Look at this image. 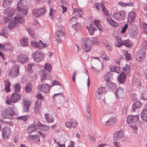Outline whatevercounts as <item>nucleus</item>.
Masks as SVG:
<instances>
[{"instance_id": "obj_1", "label": "nucleus", "mask_w": 147, "mask_h": 147, "mask_svg": "<svg viewBox=\"0 0 147 147\" xmlns=\"http://www.w3.org/2000/svg\"><path fill=\"white\" fill-rule=\"evenodd\" d=\"M26 0H20L16 8L18 12L20 13L22 15H26L28 12V8L25 5Z\"/></svg>"}, {"instance_id": "obj_2", "label": "nucleus", "mask_w": 147, "mask_h": 147, "mask_svg": "<svg viewBox=\"0 0 147 147\" xmlns=\"http://www.w3.org/2000/svg\"><path fill=\"white\" fill-rule=\"evenodd\" d=\"M82 48L86 52L90 51L92 46V41L88 38L84 39L82 43Z\"/></svg>"}, {"instance_id": "obj_3", "label": "nucleus", "mask_w": 147, "mask_h": 147, "mask_svg": "<svg viewBox=\"0 0 147 147\" xmlns=\"http://www.w3.org/2000/svg\"><path fill=\"white\" fill-rule=\"evenodd\" d=\"M35 62H39L42 61L44 58V55L41 51L38 50L34 52L32 55Z\"/></svg>"}, {"instance_id": "obj_4", "label": "nucleus", "mask_w": 147, "mask_h": 147, "mask_svg": "<svg viewBox=\"0 0 147 147\" xmlns=\"http://www.w3.org/2000/svg\"><path fill=\"white\" fill-rule=\"evenodd\" d=\"M39 74L40 76L41 82L42 83L46 82L47 80H51V76L46 72L45 69L40 71Z\"/></svg>"}, {"instance_id": "obj_5", "label": "nucleus", "mask_w": 147, "mask_h": 147, "mask_svg": "<svg viewBox=\"0 0 147 147\" xmlns=\"http://www.w3.org/2000/svg\"><path fill=\"white\" fill-rule=\"evenodd\" d=\"M14 114L13 108L9 107L7 109L4 110L2 112L1 117L3 119L9 118V116H12Z\"/></svg>"}, {"instance_id": "obj_6", "label": "nucleus", "mask_w": 147, "mask_h": 147, "mask_svg": "<svg viewBox=\"0 0 147 147\" xmlns=\"http://www.w3.org/2000/svg\"><path fill=\"white\" fill-rule=\"evenodd\" d=\"M20 66L17 64L14 65L12 68L10 70L9 74L13 77H16L19 73Z\"/></svg>"}, {"instance_id": "obj_7", "label": "nucleus", "mask_w": 147, "mask_h": 147, "mask_svg": "<svg viewBox=\"0 0 147 147\" xmlns=\"http://www.w3.org/2000/svg\"><path fill=\"white\" fill-rule=\"evenodd\" d=\"M64 35L63 31L60 30H58L55 33V38L56 41L58 43L62 42V38Z\"/></svg>"}, {"instance_id": "obj_8", "label": "nucleus", "mask_w": 147, "mask_h": 147, "mask_svg": "<svg viewBox=\"0 0 147 147\" xmlns=\"http://www.w3.org/2000/svg\"><path fill=\"white\" fill-rule=\"evenodd\" d=\"M50 88L51 87L50 85L44 83L42 84H39L38 87L39 91H42L45 93L49 92Z\"/></svg>"}, {"instance_id": "obj_9", "label": "nucleus", "mask_w": 147, "mask_h": 147, "mask_svg": "<svg viewBox=\"0 0 147 147\" xmlns=\"http://www.w3.org/2000/svg\"><path fill=\"white\" fill-rule=\"evenodd\" d=\"M115 34L117 36L115 35L114 36L115 38V44L116 47L119 48L123 45V41L119 38L120 34L117 32H116Z\"/></svg>"}, {"instance_id": "obj_10", "label": "nucleus", "mask_w": 147, "mask_h": 147, "mask_svg": "<svg viewBox=\"0 0 147 147\" xmlns=\"http://www.w3.org/2000/svg\"><path fill=\"white\" fill-rule=\"evenodd\" d=\"M78 125V122L74 119H71L69 121H67L65 123V125L67 128H76Z\"/></svg>"}, {"instance_id": "obj_11", "label": "nucleus", "mask_w": 147, "mask_h": 147, "mask_svg": "<svg viewBox=\"0 0 147 147\" xmlns=\"http://www.w3.org/2000/svg\"><path fill=\"white\" fill-rule=\"evenodd\" d=\"M29 58L24 54H21L18 55L17 57V60L20 63L24 64L28 62Z\"/></svg>"}, {"instance_id": "obj_12", "label": "nucleus", "mask_w": 147, "mask_h": 147, "mask_svg": "<svg viewBox=\"0 0 147 147\" xmlns=\"http://www.w3.org/2000/svg\"><path fill=\"white\" fill-rule=\"evenodd\" d=\"M22 103L23 107V111L24 112L28 111L31 104V101L28 99H24Z\"/></svg>"}, {"instance_id": "obj_13", "label": "nucleus", "mask_w": 147, "mask_h": 147, "mask_svg": "<svg viewBox=\"0 0 147 147\" xmlns=\"http://www.w3.org/2000/svg\"><path fill=\"white\" fill-rule=\"evenodd\" d=\"M105 89L104 87L99 88L96 92L95 98L96 99H99L101 98L103 94L105 92Z\"/></svg>"}, {"instance_id": "obj_14", "label": "nucleus", "mask_w": 147, "mask_h": 147, "mask_svg": "<svg viewBox=\"0 0 147 147\" xmlns=\"http://www.w3.org/2000/svg\"><path fill=\"white\" fill-rule=\"evenodd\" d=\"M124 12H116L113 14V17L116 20L121 21L124 20Z\"/></svg>"}, {"instance_id": "obj_15", "label": "nucleus", "mask_w": 147, "mask_h": 147, "mask_svg": "<svg viewBox=\"0 0 147 147\" xmlns=\"http://www.w3.org/2000/svg\"><path fill=\"white\" fill-rule=\"evenodd\" d=\"M139 119V116L138 115H129L127 118V122L128 123H135Z\"/></svg>"}, {"instance_id": "obj_16", "label": "nucleus", "mask_w": 147, "mask_h": 147, "mask_svg": "<svg viewBox=\"0 0 147 147\" xmlns=\"http://www.w3.org/2000/svg\"><path fill=\"white\" fill-rule=\"evenodd\" d=\"M145 55V52L143 50H139L136 53V59L138 61H141L144 58Z\"/></svg>"}, {"instance_id": "obj_17", "label": "nucleus", "mask_w": 147, "mask_h": 147, "mask_svg": "<svg viewBox=\"0 0 147 147\" xmlns=\"http://www.w3.org/2000/svg\"><path fill=\"white\" fill-rule=\"evenodd\" d=\"M38 128V124L34 123L27 128V132L28 134H31L33 131H36Z\"/></svg>"}, {"instance_id": "obj_18", "label": "nucleus", "mask_w": 147, "mask_h": 147, "mask_svg": "<svg viewBox=\"0 0 147 147\" xmlns=\"http://www.w3.org/2000/svg\"><path fill=\"white\" fill-rule=\"evenodd\" d=\"M117 80L119 83H123L126 81V76L125 73L122 72L117 78Z\"/></svg>"}, {"instance_id": "obj_19", "label": "nucleus", "mask_w": 147, "mask_h": 147, "mask_svg": "<svg viewBox=\"0 0 147 147\" xmlns=\"http://www.w3.org/2000/svg\"><path fill=\"white\" fill-rule=\"evenodd\" d=\"M3 137L4 139H7L10 135L11 131L9 128L5 127L3 129Z\"/></svg>"}, {"instance_id": "obj_20", "label": "nucleus", "mask_w": 147, "mask_h": 147, "mask_svg": "<svg viewBox=\"0 0 147 147\" xmlns=\"http://www.w3.org/2000/svg\"><path fill=\"white\" fill-rule=\"evenodd\" d=\"M117 118L115 116H111L107 121L105 122L107 126L113 125L116 121Z\"/></svg>"}, {"instance_id": "obj_21", "label": "nucleus", "mask_w": 147, "mask_h": 147, "mask_svg": "<svg viewBox=\"0 0 147 147\" xmlns=\"http://www.w3.org/2000/svg\"><path fill=\"white\" fill-rule=\"evenodd\" d=\"M21 95L18 94H13L10 98L11 101L12 102H16L18 100L20 99L21 98Z\"/></svg>"}, {"instance_id": "obj_22", "label": "nucleus", "mask_w": 147, "mask_h": 147, "mask_svg": "<svg viewBox=\"0 0 147 147\" xmlns=\"http://www.w3.org/2000/svg\"><path fill=\"white\" fill-rule=\"evenodd\" d=\"M135 13L134 12L132 11L129 13L128 15V22L131 23L135 19Z\"/></svg>"}, {"instance_id": "obj_23", "label": "nucleus", "mask_w": 147, "mask_h": 147, "mask_svg": "<svg viewBox=\"0 0 147 147\" xmlns=\"http://www.w3.org/2000/svg\"><path fill=\"white\" fill-rule=\"evenodd\" d=\"M141 117L143 121L147 122V108H144L142 110Z\"/></svg>"}, {"instance_id": "obj_24", "label": "nucleus", "mask_w": 147, "mask_h": 147, "mask_svg": "<svg viewBox=\"0 0 147 147\" xmlns=\"http://www.w3.org/2000/svg\"><path fill=\"white\" fill-rule=\"evenodd\" d=\"M90 26H86V28L88 30L89 34L92 35L93 34L94 32L97 30L96 28L93 26V24H90Z\"/></svg>"}, {"instance_id": "obj_25", "label": "nucleus", "mask_w": 147, "mask_h": 147, "mask_svg": "<svg viewBox=\"0 0 147 147\" xmlns=\"http://www.w3.org/2000/svg\"><path fill=\"white\" fill-rule=\"evenodd\" d=\"M28 138L32 140L33 142L36 143H38L40 141L39 136L38 135H30Z\"/></svg>"}, {"instance_id": "obj_26", "label": "nucleus", "mask_w": 147, "mask_h": 147, "mask_svg": "<svg viewBox=\"0 0 147 147\" xmlns=\"http://www.w3.org/2000/svg\"><path fill=\"white\" fill-rule=\"evenodd\" d=\"M77 20L78 19L76 17H73L71 19L70 22L73 24L72 25V28L74 29L77 28V25L79 26V24L77 22Z\"/></svg>"}, {"instance_id": "obj_27", "label": "nucleus", "mask_w": 147, "mask_h": 147, "mask_svg": "<svg viewBox=\"0 0 147 147\" xmlns=\"http://www.w3.org/2000/svg\"><path fill=\"white\" fill-rule=\"evenodd\" d=\"M115 94L117 98L122 96L123 94V91L122 88L119 87L115 92Z\"/></svg>"}, {"instance_id": "obj_28", "label": "nucleus", "mask_w": 147, "mask_h": 147, "mask_svg": "<svg viewBox=\"0 0 147 147\" xmlns=\"http://www.w3.org/2000/svg\"><path fill=\"white\" fill-rule=\"evenodd\" d=\"M15 22L17 23V24L19 23H22L24 21V20L22 16L18 14H16L15 17Z\"/></svg>"}, {"instance_id": "obj_29", "label": "nucleus", "mask_w": 147, "mask_h": 147, "mask_svg": "<svg viewBox=\"0 0 147 147\" xmlns=\"http://www.w3.org/2000/svg\"><path fill=\"white\" fill-rule=\"evenodd\" d=\"M124 133L122 131H119L117 132L114 135V138L115 140L119 139L123 137Z\"/></svg>"}, {"instance_id": "obj_30", "label": "nucleus", "mask_w": 147, "mask_h": 147, "mask_svg": "<svg viewBox=\"0 0 147 147\" xmlns=\"http://www.w3.org/2000/svg\"><path fill=\"white\" fill-rule=\"evenodd\" d=\"M14 9L10 8L5 9V13L7 16L12 17V16L14 15Z\"/></svg>"}, {"instance_id": "obj_31", "label": "nucleus", "mask_w": 147, "mask_h": 147, "mask_svg": "<svg viewBox=\"0 0 147 147\" xmlns=\"http://www.w3.org/2000/svg\"><path fill=\"white\" fill-rule=\"evenodd\" d=\"M38 128L43 131H46L49 129V126L42 124L40 122L37 123Z\"/></svg>"}, {"instance_id": "obj_32", "label": "nucleus", "mask_w": 147, "mask_h": 147, "mask_svg": "<svg viewBox=\"0 0 147 147\" xmlns=\"http://www.w3.org/2000/svg\"><path fill=\"white\" fill-rule=\"evenodd\" d=\"M107 20L108 23L113 27H117L118 26V24L112 19L107 17Z\"/></svg>"}, {"instance_id": "obj_33", "label": "nucleus", "mask_w": 147, "mask_h": 147, "mask_svg": "<svg viewBox=\"0 0 147 147\" xmlns=\"http://www.w3.org/2000/svg\"><path fill=\"white\" fill-rule=\"evenodd\" d=\"M141 106V103L140 101L136 102L132 105V111H134L136 109L140 108Z\"/></svg>"}, {"instance_id": "obj_34", "label": "nucleus", "mask_w": 147, "mask_h": 147, "mask_svg": "<svg viewBox=\"0 0 147 147\" xmlns=\"http://www.w3.org/2000/svg\"><path fill=\"white\" fill-rule=\"evenodd\" d=\"M134 133H136L138 129V125L137 123H134L131 124L129 125Z\"/></svg>"}, {"instance_id": "obj_35", "label": "nucleus", "mask_w": 147, "mask_h": 147, "mask_svg": "<svg viewBox=\"0 0 147 147\" xmlns=\"http://www.w3.org/2000/svg\"><path fill=\"white\" fill-rule=\"evenodd\" d=\"M112 75L111 72H107L105 75L104 79L107 82H109L110 81V78H112Z\"/></svg>"}, {"instance_id": "obj_36", "label": "nucleus", "mask_w": 147, "mask_h": 147, "mask_svg": "<svg viewBox=\"0 0 147 147\" xmlns=\"http://www.w3.org/2000/svg\"><path fill=\"white\" fill-rule=\"evenodd\" d=\"M93 23L99 31H102L103 28L102 27L99 21L97 20H94Z\"/></svg>"}, {"instance_id": "obj_37", "label": "nucleus", "mask_w": 147, "mask_h": 147, "mask_svg": "<svg viewBox=\"0 0 147 147\" xmlns=\"http://www.w3.org/2000/svg\"><path fill=\"white\" fill-rule=\"evenodd\" d=\"M45 116L47 121L48 122H53L54 121L53 117L51 116L48 114H45Z\"/></svg>"}, {"instance_id": "obj_38", "label": "nucleus", "mask_w": 147, "mask_h": 147, "mask_svg": "<svg viewBox=\"0 0 147 147\" xmlns=\"http://www.w3.org/2000/svg\"><path fill=\"white\" fill-rule=\"evenodd\" d=\"M82 10L81 9L75 8L74 9L73 13L75 15L81 17L82 16L80 13H82Z\"/></svg>"}, {"instance_id": "obj_39", "label": "nucleus", "mask_w": 147, "mask_h": 147, "mask_svg": "<svg viewBox=\"0 0 147 147\" xmlns=\"http://www.w3.org/2000/svg\"><path fill=\"white\" fill-rule=\"evenodd\" d=\"M119 5L123 7H125L127 6H133L134 5V3L132 2L126 3L120 2L119 3Z\"/></svg>"}, {"instance_id": "obj_40", "label": "nucleus", "mask_w": 147, "mask_h": 147, "mask_svg": "<svg viewBox=\"0 0 147 147\" xmlns=\"http://www.w3.org/2000/svg\"><path fill=\"white\" fill-rule=\"evenodd\" d=\"M111 71L115 72L117 73H119L121 71L120 68L118 66H115L113 67L110 69Z\"/></svg>"}, {"instance_id": "obj_41", "label": "nucleus", "mask_w": 147, "mask_h": 147, "mask_svg": "<svg viewBox=\"0 0 147 147\" xmlns=\"http://www.w3.org/2000/svg\"><path fill=\"white\" fill-rule=\"evenodd\" d=\"M39 9H34L33 10L32 14L33 16L36 18H37L40 16Z\"/></svg>"}, {"instance_id": "obj_42", "label": "nucleus", "mask_w": 147, "mask_h": 147, "mask_svg": "<svg viewBox=\"0 0 147 147\" xmlns=\"http://www.w3.org/2000/svg\"><path fill=\"white\" fill-rule=\"evenodd\" d=\"M18 24L15 22V21H11L9 24L8 27L10 29H11L15 26H18Z\"/></svg>"}, {"instance_id": "obj_43", "label": "nucleus", "mask_w": 147, "mask_h": 147, "mask_svg": "<svg viewBox=\"0 0 147 147\" xmlns=\"http://www.w3.org/2000/svg\"><path fill=\"white\" fill-rule=\"evenodd\" d=\"M31 86L32 84L30 82L27 83L25 88L26 92L29 93L32 90Z\"/></svg>"}, {"instance_id": "obj_44", "label": "nucleus", "mask_w": 147, "mask_h": 147, "mask_svg": "<svg viewBox=\"0 0 147 147\" xmlns=\"http://www.w3.org/2000/svg\"><path fill=\"white\" fill-rule=\"evenodd\" d=\"M100 55L102 59L105 61H107L109 59V58L107 55L103 51H101L100 53Z\"/></svg>"}, {"instance_id": "obj_45", "label": "nucleus", "mask_w": 147, "mask_h": 147, "mask_svg": "<svg viewBox=\"0 0 147 147\" xmlns=\"http://www.w3.org/2000/svg\"><path fill=\"white\" fill-rule=\"evenodd\" d=\"M20 43L23 46H27L28 45V42L26 38H23L20 40Z\"/></svg>"}, {"instance_id": "obj_46", "label": "nucleus", "mask_w": 147, "mask_h": 147, "mask_svg": "<svg viewBox=\"0 0 147 147\" xmlns=\"http://www.w3.org/2000/svg\"><path fill=\"white\" fill-rule=\"evenodd\" d=\"M13 87L14 92H18L20 91L21 86L19 84H17L14 86Z\"/></svg>"}, {"instance_id": "obj_47", "label": "nucleus", "mask_w": 147, "mask_h": 147, "mask_svg": "<svg viewBox=\"0 0 147 147\" xmlns=\"http://www.w3.org/2000/svg\"><path fill=\"white\" fill-rule=\"evenodd\" d=\"M12 0H5L3 3V6L4 8L8 7L11 3Z\"/></svg>"}, {"instance_id": "obj_48", "label": "nucleus", "mask_w": 147, "mask_h": 147, "mask_svg": "<svg viewBox=\"0 0 147 147\" xmlns=\"http://www.w3.org/2000/svg\"><path fill=\"white\" fill-rule=\"evenodd\" d=\"M60 98L62 99H64V96L63 94L61 93L55 94L53 96V98L55 99V98Z\"/></svg>"}, {"instance_id": "obj_49", "label": "nucleus", "mask_w": 147, "mask_h": 147, "mask_svg": "<svg viewBox=\"0 0 147 147\" xmlns=\"http://www.w3.org/2000/svg\"><path fill=\"white\" fill-rule=\"evenodd\" d=\"M10 83L9 82H5V91L7 92H8L10 91Z\"/></svg>"}, {"instance_id": "obj_50", "label": "nucleus", "mask_w": 147, "mask_h": 147, "mask_svg": "<svg viewBox=\"0 0 147 147\" xmlns=\"http://www.w3.org/2000/svg\"><path fill=\"white\" fill-rule=\"evenodd\" d=\"M103 43L108 50L111 51L112 50V46L106 40H104Z\"/></svg>"}, {"instance_id": "obj_51", "label": "nucleus", "mask_w": 147, "mask_h": 147, "mask_svg": "<svg viewBox=\"0 0 147 147\" xmlns=\"http://www.w3.org/2000/svg\"><path fill=\"white\" fill-rule=\"evenodd\" d=\"M123 45L127 47H129L131 46V44L129 40H127L123 41Z\"/></svg>"}, {"instance_id": "obj_52", "label": "nucleus", "mask_w": 147, "mask_h": 147, "mask_svg": "<svg viewBox=\"0 0 147 147\" xmlns=\"http://www.w3.org/2000/svg\"><path fill=\"white\" fill-rule=\"evenodd\" d=\"M27 30L29 34L32 36V37L33 38H34L35 37L33 30L31 28H27Z\"/></svg>"}, {"instance_id": "obj_53", "label": "nucleus", "mask_w": 147, "mask_h": 147, "mask_svg": "<svg viewBox=\"0 0 147 147\" xmlns=\"http://www.w3.org/2000/svg\"><path fill=\"white\" fill-rule=\"evenodd\" d=\"M44 68L49 72H50L52 69V66L49 63H46L44 65Z\"/></svg>"}, {"instance_id": "obj_54", "label": "nucleus", "mask_w": 147, "mask_h": 147, "mask_svg": "<svg viewBox=\"0 0 147 147\" xmlns=\"http://www.w3.org/2000/svg\"><path fill=\"white\" fill-rule=\"evenodd\" d=\"M3 49H5V50H11L12 49V47L10 45V43L8 44L4 45Z\"/></svg>"}, {"instance_id": "obj_55", "label": "nucleus", "mask_w": 147, "mask_h": 147, "mask_svg": "<svg viewBox=\"0 0 147 147\" xmlns=\"http://www.w3.org/2000/svg\"><path fill=\"white\" fill-rule=\"evenodd\" d=\"M39 14L40 16H42V15L45 14L46 12V9L45 8L41 7L40 9H39Z\"/></svg>"}, {"instance_id": "obj_56", "label": "nucleus", "mask_w": 147, "mask_h": 147, "mask_svg": "<svg viewBox=\"0 0 147 147\" xmlns=\"http://www.w3.org/2000/svg\"><path fill=\"white\" fill-rule=\"evenodd\" d=\"M46 46V44L43 43L41 40H40L38 42V48H40L41 47H45Z\"/></svg>"}, {"instance_id": "obj_57", "label": "nucleus", "mask_w": 147, "mask_h": 147, "mask_svg": "<svg viewBox=\"0 0 147 147\" xmlns=\"http://www.w3.org/2000/svg\"><path fill=\"white\" fill-rule=\"evenodd\" d=\"M42 106L41 101L40 100H37L35 103V107L40 108Z\"/></svg>"}, {"instance_id": "obj_58", "label": "nucleus", "mask_w": 147, "mask_h": 147, "mask_svg": "<svg viewBox=\"0 0 147 147\" xmlns=\"http://www.w3.org/2000/svg\"><path fill=\"white\" fill-rule=\"evenodd\" d=\"M54 145H57V146L55 147H65V145L64 144H60L59 142L57 141L56 140H54Z\"/></svg>"}, {"instance_id": "obj_59", "label": "nucleus", "mask_w": 147, "mask_h": 147, "mask_svg": "<svg viewBox=\"0 0 147 147\" xmlns=\"http://www.w3.org/2000/svg\"><path fill=\"white\" fill-rule=\"evenodd\" d=\"M86 115L88 122H91L92 120L91 113H86Z\"/></svg>"}, {"instance_id": "obj_60", "label": "nucleus", "mask_w": 147, "mask_h": 147, "mask_svg": "<svg viewBox=\"0 0 147 147\" xmlns=\"http://www.w3.org/2000/svg\"><path fill=\"white\" fill-rule=\"evenodd\" d=\"M124 52L125 59L126 60H129L131 57L130 55L127 53L126 51H124Z\"/></svg>"}, {"instance_id": "obj_61", "label": "nucleus", "mask_w": 147, "mask_h": 147, "mask_svg": "<svg viewBox=\"0 0 147 147\" xmlns=\"http://www.w3.org/2000/svg\"><path fill=\"white\" fill-rule=\"evenodd\" d=\"M123 72L124 73H126L127 74H128L129 72L130 67L129 65L123 68Z\"/></svg>"}, {"instance_id": "obj_62", "label": "nucleus", "mask_w": 147, "mask_h": 147, "mask_svg": "<svg viewBox=\"0 0 147 147\" xmlns=\"http://www.w3.org/2000/svg\"><path fill=\"white\" fill-rule=\"evenodd\" d=\"M102 11L107 16H108L109 15V13L105 7L102 4Z\"/></svg>"}, {"instance_id": "obj_63", "label": "nucleus", "mask_w": 147, "mask_h": 147, "mask_svg": "<svg viewBox=\"0 0 147 147\" xmlns=\"http://www.w3.org/2000/svg\"><path fill=\"white\" fill-rule=\"evenodd\" d=\"M28 118V115H25L24 116H21L18 117V119L20 120H23L24 121H26Z\"/></svg>"}, {"instance_id": "obj_64", "label": "nucleus", "mask_w": 147, "mask_h": 147, "mask_svg": "<svg viewBox=\"0 0 147 147\" xmlns=\"http://www.w3.org/2000/svg\"><path fill=\"white\" fill-rule=\"evenodd\" d=\"M134 84L137 86H140L141 85V83L140 80L138 79H135L134 80Z\"/></svg>"}]
</instances>
